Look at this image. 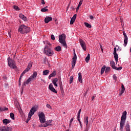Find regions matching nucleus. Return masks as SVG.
<instances>
[{"mask_svg":"<svg viewBox=\"0 0 131 131\" xmlns=\"http://www.w3.org/2000/svg\"><path fill=\"white\" fill-rule=\"evenodd\" d=\"M39 119L40 122L41 123L39 126V127H47L49 126V124L48 123L46 122V117L45 115L43 113L41 112L39 115Z\"/></svg>","mask_w":131,"mask_h":131,"instance_id":"1","label":"nucleus"},{"mask_svg":"<svg viewBox=\"0 0 131 131\" xmlns=\"http://www.w3.org/2000/svg\"><path fill=\"white\" fill-rule=\"evenodd\" d=\"M127 112L124 111L122 113V115L121 118V121L120 123V131H123V127L125 125L126 119Z\"/></svg>","mask_w":131,"mask_h":131,"instance_id":"2","label":"nucleus"},{"mask_svg":"<svg viewBox=\"0 0 131 131\" xmlns=\"http://www.w3.org/2000/svg\"><path fill=\"white\" fill-rule=\"evenodd\" d=\"M44 54L49 57H52L54 54V52L49 46L46 45L44 48Z\"/></svg>","mask_w":131,"mask_h":131,"instance_id":"3","label":"nucleus"},{"mask_svg":"<svg viewBox=\"0 0 131 131\" xmlns=\"http://www.w3.org/2000/svg\"><path fill=\"white\" fill-rule=\"evenodd\" d=\"M30 31V29L25 25H21L18 28V32L21 34L28 33Z\"/></svg>","mask_w":131,"mask_h":131,"instance_id":"4","label":"nucleus"},{"mask_svg":"<svg viewBox=\"0 0 131 131\" xmlns=\"http://www.w3.org/2000/svg\"><path fill=\"white\" fill-rule=\"evenodd\" d=\"M37 76V72H36V71L33 72L32 75L30 76L26 81L24 82V84H23V86H26V84H28L34 78H36Z\"/></svg>","mask_w":131,"mask_h":131,"instance_id":"5","label":"nucleus"},{"mask_svg":"<svg viewBox=\"0 0 131 131\" xmlns=\"http://www.w3.org/2000/svg\"><path fill=\"white\" fill-rule=\"evenodd\" d=\"M59 41L60 43L63 45V47H67L65 34H62L60 36H59Z\"/></svg>","mask_w":131,"mask_h":131,"instance_id":"6","label":"nucleus"},{"mask_svg":"<svg viewBox=\"0 0 131 131\" xmlns=\"http://www.w3.org/2000/svg\"><path fill=\"white\" fill-rule=\"evenodd\" d=\"M8 66L9 67L13 69H16V66L15 65V62L14 60L11 59L10 57L8 58Z\"/></svg>","mask_w":131,"mask_h":131,"instance_id":"7","label":"nucleus"},{"mask_svg":"<svg viewBox=\"0 0 131 131\" xmlns=\"http://www.w3.org/2000/svg\"><path fill=\"white\" fill-rule=\"evenodd\" d=\"M36 111L37 108L35 106L32 107L28 114V116H29V118H30V117H32V115H33L35 114V112Z\"/></svg>","mask_w":131,"mask_h":131,"instance_id":"8","label":"nucleus"},{"mask_svg":"<svg viewBox=\"0 0 131 131\" xmlns=\"http://www.w3.org/2000/svg\"><path fill=\"white\" fill-rule=\"evenodd\" d=\"M113 55H114L115 61L116 62V63H118V55L117 53V48H114V49Z\"/></svg>","mask_w":131,"mask_h":131,"instance_id":"9","label":"nucleus"},{"mask_svg":"<svg viewBox=\"0 0 131 131\" xmlns=\"http://www.w3.org/2000/svg\"><path fill=\"white\" fill-rule=\"evenodd\" d=\"M123 34L124 37L123 45L126 47L128 43V37L125 32H123Z\"/></svg>","mask_w":131,"mask_h":131,"instance_id":"10","label":"nucleus"},{"mask_svg":"<svg viewBox=\"0 0 131 131\" xmlns=\"http://www.w3.org/2000/svg\"><path fill=\"white\" fill-rule=\"evenodd\" d=\"M1 131H12V128L8 126H3L0 127Z\"/></svg>","mask_w":131,"mask_h":131,"instance_id":"11","label":"nucleus"},{"mask_svg":"<svg viewBox=\"0 0 131 131\" xmlns=\"http://www.w3.org/2000/svg\"><path fill=\"white\" fill-rule=\"evenodd\" d=\"M49 90H50L51 92L57 94V91H56V90L54 88V86H53V85L52 83H50V84H49Z\"/></svg>","mask_w":131,"mask_h":131,"instance_id":"12","label":"nucleus"},{"mask_svg":"<svg viewBox=\"0 0 131 131\" xmlns=\"http://www.w3.org/2000/svg\"><path fill=\"white\" fill-rule=\"evenodd\" d=\"M79 41L81 47L84 51H85L86 50V47L85 42L82 39H80Z\"/></svg>","mask_w":131,"mask_h":131,"instance_id":"13","label":"nucleus"},{"mask_svg":"<svg viewBox=\"0 0 131 131\" xmlns=\"http://www.w3.org/2000/svg\"><path fill=\"white\" fill-rule=\"evenodd\" d=\"M53 19V17L51 16H46L45 18V23L46 24H48L50 21H52Z\"/></svg>","mask_w":131,"mask_h":131,"instance_id":"14","label":"nucleus"},{"mask_svg":"<svg viewBox=\"0 0 131 131\" xmlns=\"http://www.w3.org/2000/svg\"><path fill=\"white\" fill-rule=\"evenodd\" d=\"M121 89L122 90L120 91L119 96H121L125 92V88L124 87V85L123 83L121 84Z\"/></svg>","mask_w":131,"mask_h":131,"instance_id":"15","label":"nucleus"},{"mask_svg":"<svg viewBox=\"0 0 131 131\" xmlns=\"http://www.w3.org/2000/svg\"><path fill=\"white\" fill-rule=\"evenodd\" d=\"M19 18H20V19H23V20L25 21H28L27 17H26V16H25V15H24V14H23L22 13H20V14H19Z\"/></svg>","mask_w":131,"mask_h":131,"instance_id":"16","label":"nucleus"},{"mask_svg":"<svg viewBox=\"0 0 131 131\" xmlns=\"http://www.w3.org/2000/svg\"><path fill=\"white\" fill-rule=\"evenodd\" d=\"M56 75V71H53L48 77L49 79H51L52 77H55Z\"/></svg>","mask_w":131,"mask_h":131,"instance_id":"17","label":"nucleus"},{"mask_svg":"<svg viewBox=\"0 0 131 131\" xmlns=\"http://www.w3.org/2000/svg\"><path fill=\"white\" fill-rule=\"evenodd\" d=\"M58 81V78H55L54 79H52V83L54 84V85L56 87H58V84H57V82Z\"/></svg>","mask_w":131,"mask_h":131,"instance_id":"18","label":"nucleus"},{"mask_svg":"<svg viewBox=\"0 0 131 131\" xmlns=\"http://www.w3.org/2000/svg\"><path fill=\"white\" fill-rule=\"evenodd\" d=\"M78 81L79 82L81 83H82V74L81 73H78Z\"/></svg>","mask_w":131,"mask_h":131,"instance_id":"19","label":"nucleus"},{"mask_svg":"<svg viewBox=\"0 0 131 131\" xmlns=\"http://www.w3.org/2000/svg\"><path fill=\"white\" fill-rule=\"evenodd\" d=\"M11 120H8V119H4L3 120V122L5 125H7V124L11 122Z\"/></svg>","mask_w":131,"mask_h":131,"instance_id":"20","label":"nucleus"},{"mask_svg":"<svg viewBox=\"0 0 131 131\" xmlns=\"http://www.w3.org/2000/svg\"><path fill=\"white\" fill-rule=\"evenodd\" d=\"M49 73H50V71L48 70H44L42 72V75L43 76H47V75H49Z\"/></svg>","mask_w":131,"mask_h":131,"instance_id":"21","label":"nucleus"},{"mask_svg":"<svg viewBox=\"0 0 131 131\" xmlns=\"http://www.w3.org/2000/svg\"><path fill=\"white\" fill-rule=\"evenodd\" d=\"M110 65L113 69L115 70V69H116V67L115 66V63L114 61H111Z\"/></svg>","mask_w":131,"mask_h":131,"instance_id":"22","label":"nucleus"},{"mask_svg":"<svg viewBox=\"0 0 131 131\" xmlns=\"http://www.w3.org/2000/svg\"><path fill=\"white\" fill-rule=\"evenodd\" d=\"M125 130L126 131H131L129 123H127L125 125Z\"/></svg>","mask_w":131,"mask_h":131,"instance_id":"23","label":"nucleus"},{"mask_svg":"<svg viewBox=\"0 0 131 131\" xmlns=\"http://www.w3.org/2000/svg\"><path fill=\"white\" fill-rule=\"evenodd\" d=\"M76 61H77V60H76V59H72V69L74 68L75 64H76Z\"/></svg>","mask_w":131,"mask_h":131,"instance_id":"24","label":"nucleus"},{"mask_svg":"<svg viewBox=\"0 0 131 131\" xmlns=\"http://www.w3.org/2000/svg\"><path fill=\"white\" fill-rule=\"evenodd\" d=\"M48 6H46L45 7V8H42L41 9V12H47L48 11Z\"/></svg>","mask_w":131,"mask_h":131,"instance_id":"25","label":"nucleus"},{"mask_svg":"<svg viewBox=\"0 0 131 131\" xmlns=\"http://www.w3.org/2000/svg\"><path fill=\"white\" fill-rule=\"evenodd\" d=\"M105 66H103V67H102V68H101V70L100 71L101 75H103L104 74V72H105Z\"/></svg>","mask_w":131,"mask_h":131,"instance_id":"26","label":"nucleus"},{"mask_svg":"<svg viewBox=\"0 0 131 131\" xmlns=\"http://www.w3.org/2000/svg\"><path fill=\"white\" fill-rule=\"evenodd\" d=\"M55 50H56L57 52H60L61 51V47L60 46H58L57 47H56V48H55Z\"/></svg>","mask_w":131,"mask_h":131,"instance_id":"27","label":"nucleus"},{"mask_svg":"<svg viewBox=\"0 0 131 131\" xmlns=\"http://www.w3.org/2000/svg\"><path fill=\"white\" fill-rule=\"evenodd\" d=\"M88 117L86 116L85 118L84 119V122L85 123H86V126H88V123H89V121H88Z\"/></svg>","mask_w":131,"mask_h":131,"instance_id":"28","label":"nucleus"},{"mask_svg":"<svg viewBox=\"0 0 131 131\" xmlns=\"http://www.w3.org/2000/svg\"><path fill=\"white\" fill-rule=\"evenodd\" d=\"M32 66H33V62H30L28 63L27 66V68L30 70L31 68L32 67Z\"/></svg>","mask_w":131,"mask_h":131,"instance_id":"29","label":"nucleus"},{"mask_svg":"<svg viewBox=\"0 0 131 131\" xmlns=\"http://www.w3.org/2000/svg\"><path fill=\"white\" fill-rule=\"evenodd\" d=\"M89 60H90V54H89L87 56V57L85 58V61L86 63L89 62Z\"/></svg>","mask_w":131,"mask_h":131,"instance_id":"30","label":"nucleus"},{"mask_svg":"<svg viewBox=\"0 0 131 131\" xmlns=\"http://www.w3.org/2000/svg\"><path fill=\"white\" fill-rule=\"evenodd\" d=\"M111 71V68L110 67H107L105 70V73L107 74Z\"/></svg>","mask_w":131,"mask_h":131,"instance_id":"31","label":"nucleus"},{"mask_svg":"<svg viewBox=\"0 0 131 131\" xmlns=\"http://www.w3.org/2000/svg\"><path fill=\"white\" fill-rule=\"evenodd\" d=\"M72 60H77V56L75 50H74V57L72 58Z\"/></svg>","mask_w":131,"mask_h":131,"instance_id":"32","label":"nucleus"},{"mask_svg":"<svg viewBox=\"0 0 131 131\" xmlns=\"http://www.w3.org/2000/svg\"><path fill=\"white\" fill-rule=\"evenodd\" d=\"M84 25L88 28H91L92 27L91 25L88 24V23H85Z\"/></svg>","mask_w":131,"mask_h":131,"instance_id":"33","label":"nucleus"},{"mask_svg":"<svg viewBox=\"0 0 131 131\" xmlns=\"http://www.w3.org/2000/svg\"><path fill=\"white\" fill-rule=\"evenodd\" d=\"M26 74V73L24 71L23 73H21V74H20V76L19 77V80H21L23 77L24 76V75Z\"/></svg>","mask_w":131,"mask_h":131,"instance_id":"34","label":"nucleus"},{"mask_svg":"<svg viewBox=\"0 0 131 131\" xmlns=\"http://www.w3.org/2000/svg\"><path fill=\"white\" fill-rule=\"evenodd\" d=\"M13 8L15 10H16V11H19L20 10V9L19 8V7L16 5H14L13 6Z\"/></svg>","mask_w":131,"mask_h":131,"instance_id":"35","label":"nucleus"},{"mask_svg":"<svg viewBox=\"0 0 131 131\" xmlns=\"http://www.w3.org/2000/svg\"><path fill=\"white\" fill-rule=\"evenodd\" d=\"M14 116H14V114L13 113H11L10 114V117H11V118L13 120H14V119H15Z\"/></svg>","mask_w":131,"mask_h":131,"instance_id":"36","label":"nucleus"},{"mask_svg":"<svg viewBox=\"0 0 131 131\" xmlns=\"http://www.w3.org/2000/svg\"><path fill=\"white\" fill-rule=\"evenodd\" d=\"M122 69V67H120L119 68H117V67H116V69H114V70H117V71L121 70Z\"/></svg>","mask_w":131,"mask_h":131,"instance_id":"37","label":"nucleus"},{"mask_svg":"<svg viewBox=\"0 0 131 131\" xmlns=\"http://www.w3.org/2000/svg\"><path fill=\"white\" fill-rule=\"evenodd\" d=\"M73 79H74L73 76H71L70 80V84H71L73 82Z\"/></svg>","mask_w":131,"mask_h":131,"instance_id":"38","label":"nucleus"},{"mask_svg":"<svg viewBox=\"0 0 131 131\" xmlns=\"http://www.w3.org/2000/svg\"><path fill=\"white\" fill-rule=\"evenodd\" d=\"M81 112V110L80 109L78 113L77 118H80V115Z\"/></svg>","mask_w":131,"mask_h":131,"instance_id":"39","label":"nucleus"},{"mask_svg":"<svg viewBox=\"0 0 131 131\" xmlns=\"http://www.w3.org/2000/svg\"><path fill=\"white\" fill-rule=\"evenodd\" d=\"M8 108L7 107H2V112L5 111H8Z\"/></svg>","mask_w":131,"mask_h":131,"instance_id":"40","label":"nucleus"},{"mask_svg":"<svg viewBox=\"0 0 131 131\" xmlns=\"http://www.w3.org/2000/svg\"><path fill=\"white\" fill-rule=\"evenodd\" d=\"M75 20L73 19V18H71V21H70V24L73 25V23L75 22Z\"/></svg>","mask_w":131,"mask_h":131,"instance_id":"41","label":"nucleus"},{"mask_svg":"<svg viewBox=\"0 0 131 131\" xmlns=\"http://www.w3.org/2000/svg\"><path fill=\"white\" fill-rule=\"evenodd\" d=\"M51 38L53 40H55V36L54 35H51Z\"/></svg>","mask_w":131,"mask_h":131,"instance_id":"42","label":"nucleus"},{"mask_svg":"<svg viewBox=\"0 0 131 131\" xmlns=\"http://www.w3.org/2000/svg\"><path fill=\"white\" fill-rule=\"evenodd\" d=\"M30 71L29 68L27 67V68L24 71L26 73Z\"/></svg>","mask_w":131,"mask_h":131,"instance_id":"43","label":"nucleus"},{"mask_svg":"<svg viewBox=\"0 0 131 131\" xmlns=\"http://www.w3.org/2000/svg\"><path fill=\"white\" fill-rule=\"evenodd\" d=\"M46 107L49 109H52V107L49 104H47Z\"/></svg>","mask_w":131,"mask_h":131,"instance_id":"44","label":"nucleus"},{"mask_svg":"<svg viewBox=\"0 0 131 131\" xmlns=\"http://www.w3.org/2000/svg\"><path fill=\"white\" fill-rule=\"evenodd\" d=\"M31 118V117H30V116H28V117L26 122V123H28L29 121L30 120Z\"/></svg>","mask_w":131,"mask_h":131,"instance_id":"45","label":"nucleus"},{"mask_svg":"<svg viewBox=\"0 0 131 131\" xmlns=\"http://www.w3.org/2000/svg\"><path fill=\"white\" fill-rule=\"evenodd\" d=\"M113 78L115 80L117 81L118 78H117V77L116 75H113Z\"/></svg>","mask_w":131,"mask_h":131,"instance_id":"46","label":"nucleus"},{"mask_svg":"<svg viewBox=\"0 0 131 131\" xmlns=\"http://www.w3.org/2000/svg\"><path fill=\"white\" fill-rule=\"evenodd\" d=\"M82 2H83V0H80L79 3L78 4V6L80 7L81 5L82 4Z\"/></svg>","mask_w":131,"mask_h":131,"instance_id":"47","label":"nucleus"},{"mask_svg":"<svg viewBox=\"0 0 131 131\" xmlns=\"http://www.w3.org/2000/svg\"><path fill=\"white\" fill-rule=\"evenodd\" d=\"M46 44H48L49 47H51L52 44H51L49 41H47Z\"/></svg>","mask_w":131,"mask_h":131,"instance_id":"48","label":"nucleus"},{"mask_svg":"<svg viewBox=\"0 0 131 131\" xmlns=\"http://www.w3.org/2000/svg\"><path fill=\"white\" fill-rule=\"evenodd\" d=\"M45 123H48L49 124V125H51V124H50V123H52V121L49 120L48 122L45 121Z\"/></svg>","mask_w":131,"mask_h":131,"instance_id":"49","label":"nucleus"},{"mask_svg":"<svg viewBox=\"0 0 131 131\" xmlns=\"http://www.w3.org/2000/svg\"><path fill=\"white\" fill-rule=\"evenodd\" d=\"M77 16V14H74V15L73 16L72 19H73L74 20H75Z\"/></svg>","mask_w":131,"mask_h":131,"instance_id":"50","label":"nucleus"},{"mask_svg":"<svg viewBox=\"0 0 131 131\" xmlns=\"http://www.w3.org/2000/svg\"><path fill=\"white\" fill-rule=\"evenodd\" d=\"M77 119L80 123V126L82 127V124H81V122L80 120V118H77Z\"/></svg>","mask_w":131,"mask_h":131,"instance_id":"51","label":"nucleus"},{"mask_svg":"<svg viewBox=\"0 0 131 131\" xmlns=\"http://www.w3.org/2000/svg\"><path fill=\"white\" fill-rule=\"evenodd\" d=\"M90 18L91 20H94V17L93 16V15H90Z\"/></svg>","mask_w":131,"mask_h":131,"instance_id":"52","label":"nucleus"},{"mask_svg":"<svg viewBox=\"0 0 131 131\" xmlns=\"http://www.w3.org/2000/svg\"><path fill=\"white\" fill-rule=\"evenodd\" d=\"M41 3L42 5H45V0H41Z\"/></svg>","mask_w":131,"mask_h":131,"instance_id":"53","label":"nucleus"},{"mask_svg":"<svg viewBox=\"0 0 131 131\" xmlns=\"http://www.w3.org/2000/svg\"><path fill=\"white\" fill-rule=\"evenodd\" d=\"M116 47H118V48L117 49V51H122V49L120 47H119L118 46H116Z\"/></svg>","mask_w":131,"mask_h":131,"instance_id":"54","label":"nucleus"},{"mask_svg":"<svg viewBox=\"0 0 131 131\" xmlns=\"http://www.w3.org/2000/svg\"><path fill=\"white\" fill-rule=\"evenodd\" d=\"M80 6L78 5L77 8H76V11L78 12L79 9V8H80Z\"/></svg>","mask_w":131,"mask_h":131,"instance_id":"55","label":"nucleus"},{"mask_svg":"<svg viewBox=\"0 0 131 131\" xmlns=\"http://www.w3.org/2000/svg\"><path fill=\"white\" fill-rule=\"evenodd\" d=\"M21 85V79L18 80V85Z\"/></svg>","mask_w":131,"mask_h":131,"instance_id":"56","label":"nucleus"},{"mask_svg":"<svg viewBox=\"0 0 131 131\" xmlns=\"http://www.w3.org/2000/svg\"><path fill=\"white\" fill-rule=\"evenodd\" d=\"M89 128L88 126H86L84 131H89Z\"/></svg>","mask_w":131,"mask_h":131,"instance_id":"57","label":"nucleus"},{"mask_svg":"<svg viewBox=\"0 0 131 131\" xmlns=\"http://www.w3.org/2000/svg\"><path fill=\"white\" fill-rule=\"evenodd\" d=\"M3 78H4V79L7 80V76H4Z\"/></svg>","mask_w":131,"mask_h":131,"instance_id":"58","label":"nucleus"},{"mask_svg":"<svg viewBox=\"0 0 131 131\" xmlns=\"http://www.w3.org/2000/svg\"><path fill=\"white\" fill-rule=\"evenodd\" d=\"M123 20H121V25L124 26V25H123Z\"/></svg>","mask_w":131,"mask_h":131,"instance_id":"59","label":"nucleus"},{"mask_svg":"<svg viewBox=\"0 0 131 131\" xmlns=\"http://www.w3.org/2000/svg\"><path fill=\"white\" fill-rule=\"evenodd\" d=\"M95 98V96H93V97H92V101H93L94 100Z\"/></svg>","mask_w":131,"mask_h":131,"instance_id":"60","label":"nucleus"},{"mask_svg":"<svg viewBox=\"0 0 131 131\" xmlns=\"http://www.w3.org/2000/svg\"><path fill=\"white\" fill-rule=\"evenodd\" d=\"M73 120H74V118H73L72 119H71L70 122H72V121H73Z\"/></svg>","mask_w":131,"mask_h":131,"instance_id":"61","label":"nucleus"},{"mask_svg":"<svg viewBox=\"0 0 131 131\" xmlns=\"http://www.w3.org/2000/svg\"><path fill=\"white\" fill-rule=\"evenodd\" d=\"M71 124H72V122H70V124H69V126H70V127H71Z\"/></svg>","mask_w":131,"mask_h":131,"instance_id":"62","label":"nucleus"},{"mask_svg":"<svg viewBox=\"0 0 131 131\" xmlns=\"http://www.w3.org/2000/svg\"><path fill=\"white\" fill-rule=\"evenodd\" d=\"M101 49V51H102V53H103V48H101V49Z\"/></svg>","mask_w":131,"mask_h":131,"instance_id":"63","label":"nucleus"},{"mask_svg":"<svg viewBox=\"0 0 131 131\" xmlns=\"http://www.w3.org/2000/svg\"><path fill=\"white\" fill-rule=\"evenodd\" d=\"M8 34H9V36L11 37V34H10V33L9 32Z\"/></svg>","mask_w":131,"mask_h":131,"instance_id":"64","label":"nucleus"}]
</instances>
